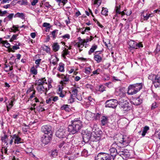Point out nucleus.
<instances>
[{
	"instance_id": "nucleus-1",
	"label": "nucleus",
	"mask_w": 160,
	"mask_h": 160,
	"mask_svg": "<svg viewBox=\"0 0 160 160\" xmlns=\"http://www.w3.org/2000/svg\"><path fill=\"white\" fill-rule=\"evenodd\" d=\"M42 131L44 133L42 137V141L45 144H47L51 138L52 134L51 127L49 125L44 126L42 128Z\"/></svg>"
},
{
	"instance_id": "nucleus-34",
	"label": "nucleus",
	"mask_w": 160,
	"mask_h": 160,
	"mask_svg": "<svg viewBox=\"0 0 160 160\" xmlns=\"http://www.w3.org/2000/svg\"><path fill=\"white\" fill-rule=\"evenodd\" d=\"M62 110H64L66 112H69L70 110L68 106V105H64L61 108Z\"/></svg>"
},
{
	"instance_id": "nucleus-25",
	"label": "nucleus",
	"mask_w": 160,
	"mask_h": 160,
	"mask_svg": "<svg viewBox=\"0 0 160 160\" xmlns=\"http://www.w3.org/2000/svg\"><path fill=\"white\" fill-rule=\"evenodd\" d=\"M14 18H19L22 19H25V16L24 14L23 13L17 12L14 15Z\"/></svg>"
},
{
	"instance_id": "nucleus-32",
	"label": "nucleus",
	"mask_w": 160,
	"mask_h": 160,
	"mask_svg": "<svg viewBox=\"0 0 160 160\" xmlns=\"http://www.w3.org/2000/svg\"><path fill=\"white\" fill-rule=\"evenodd\" d=\"M149 127L147 126H145L143 128V131L142 133V137H144L146 133H147V131L149 130Z\"/></svg>"
},
{
	"instance_id": "nucleus-37",
	"label": "nucleus",
	"mask_w": 160,
	"mask_h": 160,
	"mask_svg": "<svg viewBox=\"0 0 160 160\" xmlns=\"http://www.w3.org/2000/svg\"><path fill=\"white\" fill-rule=\"evenodd\" d=\"M1 43L4 45V46L7 48H9L10 46V44L8 43L6 40L2 41L1 42Z\"/></svg>"
},
{
	"instance_id": "nucleus-62",
	"label": "nucleus",
	"mask_w": 160,
	"mask_h": 160,
	"mask_svg": "<svg viewBox=\"0 0 160 160\" xmlns=\"http://www.w3.org/2000/svg\"><path fill=\"white\" fill-rule=\"evenodd\" d=\"M105 90L104 86H100L99 88V91L101 92H103Z\"/></svg>"
},
{
	"instance_id": "nucleus-26",
	"label": "nucleus",
	"mask_w": 160,
	"mask_h": 160,
	"mask_svg": "<svg viewBox=\"0 0 160 160\" xmlns=\"http://www.w3.org/2000/svg\"><path fill=\"white\" fill-rule=\"evenodd\" d=\"M58 70L61 72L64 71V64L62 63H60L58 64Z\"/></svg>"
},
{
	"instance_id": "nucleus-54",
	"label": "nucleus",
	"mask_w": 160,
	"mask_h": 160,
	"mask_svg": "<svg viewBox=\"0 0 160 160\" xmlns=\"http://www.w3.org/2000/svg\"><path fill=\"white\" fill-rule=\"evenodd\" d=\"M33 91H35L34 90H33V88H30L28 89L27 92V93L29 94L31 92H33Z\"/></svg>"
},
{
	"instance_id": "nucleus-50",
	"label": "nucleus",
	"mask_w": 160,
	"mask_h": 160,
	"mask_svg": "<svg viewBox=\"0 0 160 160\" xmlns=\"http://www.w3.org/2000/svg\"><path fill=\"white\" fill-rule=\"evenodd\" d=\"M101 2V0H95L94 1V4L97 5L98 6H99Z\"/></svg>"
},
{
	"instance_id": "nucleus-6",
	"label": "nucleus",
	"mask_w": 160,
	"mask_h": 160,
	"mask_svg": "<svg viewBox=\"0 0 160 160\" xmlns=\"http://www.w3.org/2000/svg\"><path fill=\"white\" fill-rule=\"evenodd\" d=\"M95 160H112L111 157L109 154L101 152L95 157Z\"/></svg>"
},
{
	"instance_id": "nucleus-20",
	"label": "nucleus",
	"mask_w": 160,
	"mask_h": 160,
	"mask_svg": "<svg viewBox=\"0 0 160 160\" xmlns=\"http://www.w3.org/2000/svg\"><path fill=\"white\" fill-rule=\"evenodd\" d=\"M136 91L138 92L142 88V83H137L132 84Z\"/></svg>"
},
{
	"instance_id": "nucleus-18",
	"label": "nucleus",
	"mask_w": 160,
	"mask_h": 160,
	"mask_svg": "<svg viewBox=\"0 0 160 160\" xmlns=\"http://www.w3.org/2000/svg\"><path fill=\"white\" fill-rule=\"evenodd\" d=\"M126 151L125 149L123 148L118 149V154L121 156L120 158H119L120 159H121L122 158H123L122 155L125 156L127 154V152Z\"/></svg>"
},
{
	"instance_id": "nucleus-36",
	"label": "nucleus",
	"mask_w": 160,
	"mask_h": 160,
	"mask_svg": "<svg viewBox=\"0 0 160 160\" xmlns=\"http://www.w3.org/2000/svg\"><path fill=\"white\" fill-rule=\"evenodd\" d=\"M30 72L31 73L34 75H36L37 74V68L33 66L31 68L30 70Z\"/></svg>"
},
{
	"instance_id": "nucleus-27",
	"label": "nucleus",
	"mask_w": 160,
	"mask_h": 160,
	"mask_svg": "<svg viewBox=\"0 0 160 160\" xmlns=\"http://www.w3.org/2000/svg\"><path fill=\"white\" fill-rule=\"evenodd\" d=\"M52 49L54 52L58 51L60 48L59 45L57 42L54 43L52 46Z\"/></svg>"
},
{
	"instance_id": "nucleus-52",
	"label": "nucleus",
	"mask_w": 160,
	"mask_h": 160,
	"mask_svg": "<svg viewBox=\"0 0 160 160\" xmlns=\"http://www.w3.org/2000/svg\"><path fill=\"white\" fill-rule=\"evenodd\" d=\"M51 155L53 157H55L58 155V152L56 150H54L52 152Z\"/></svg>"
},
{
	"instance_id": "nucleus-22",
	"label": "nucleus",
	"mask_w": 160,
	"mask_h": 160,
	"mask_svg": "<svg viewBox=\"0 0 160 160\" xmlns=\"http://www.w3.org/2000/svg\"><path fill=\"white\" fill-rule=\"evenodd\" d=\"M70 143L68 142H63L61 143L59 145L60 148H63L66 149L67 148L69 147L70 146Z\"/></svg>"
},
{
	"instance_id": "nucleus-47",
	"label": "nucleus",
	"mask_w": 160,
	"mask_h": 160,
	"mask_svg": "<svg viewBox=\"0 0 160 160\" xmlns=\"http://www.w3.org/2000/svg\"><path fill=\"white\" fill-rule=\"evenodd\" d=\"M18 35H13L11 38L10 41L11 42H13L14 40L17 39V37Z\"/></svg>"
},
{
	"instance_id": "nucleus-58",
	"label": "nucleus",
	"mask_w": 160,
	"mask_h": 160,
	"mask_svg": "<svg viewBox=\"0 0 160 160\" xmlns=\"http://www.w3.org/2000/svg\"><path fill=\"white\" fill-rule=\"evenodd\" d=\"M40 104L41 105L39 107V108H38L39 110L40 111H41V112L44 111L45 110V109L43 108H42V107H41V106L43 104V102H40Z\"/></svg>"
},
{
	"instance_id": "nucleus-19",
	"label": "nucleus",
	"mask_w": 160,
	"mask_h": 160,
	"mask_svg": "<svg viewBox=\"0 0 160 160\" xmlns=\"http://www.w3.org/2000/svg\"><path fill=\"white\" fill-rule=\"evenodd\" d=\"M59 59L55 56H52L51 59L50 63L55 65L57 64Z\"/></svg>"
},
{
	"instance_id": "nucleus-57",
	"label": "nucleus",
	"mask_w": 160,
	"mask_h": 160,
	"mask_svg": "<svg viewBox=\"0 0 160 160\" xmlns=\"http://www.w3.org/2000/svg\"><path fill=\"white\" fill-rule=\"evenodd\" d=\"M87 42H86V40L85 39H83V42H82V43H81V44L82 45V48H83V47L85 46V47H86V46L87 45Z\"/></svg>"
},
{
	"instance_id": "nucleus-11",
	"label": "nucleus",
	"mask_w": 160,
	"mask_h": 160,
	"mask_svg": "<svg viewBox=\"0 0 160 160\" xmlns=\"http://www.w3.org/2000/svg\"><path fill=\"white\" fill-rule=\"evenodd\" d=\"M102 57L103 55L98 51L96 52L94 54V59L98 63L102 61Z\"/></svg>"
},
{
	"instance_id": "nucleus-49",
	"label": "nucleus",
	"mask_w": 160,
	"mask_h": 160,
	"mask_svg": "<svg viewBox=\"0 0 160 160\" xmlns=\"http://www.w3.org/2000/svg\"><path fill=\"white\" fill-rule=\"evenodd\" d=\"M156 76L154 74H151L148 76V78L151 80H153L154 78H156Z\"/></svg>"
},
{
	"instance_id": "nucleus-43",
	"label": "nucleus",
	"mask_w": 160,
	"mask_h": 160,
	"mask_svg": "<svg viewBox=\"0 0 160 160\" xmlns=\"http://www.w3.org/2000/svg\"><path fill=\"white\" fill-rule=\"evenodd\" d=\"M85 88L88 89H89L90 90L92 91L93 90V87L92 85L91 84H86L85 86Z\"/></svg>"
},
{
	"instance_id": "nucleus-39",
	"label": "nucleus",
	"mask_w": 160,
	"mask_h": 160,
	"mask_svg": "<svg viewBox=\"0 0 160 160\" xmlns=\"http://www.w3.org/2000/svg\"><path fill=\"white\" fill-rule=\"evenodd\" d=\"M92 100L93 99L91 97H89L88 100V101L87 102V103L88 104L93 105L94 102H92Z\"/></svg>"
},
{
	"instance_id": "nucleus-21",
	"label": "nucleus",
	"mask_w": 160,
	"mask_h": 160,
	"mask_svg": "<svg viewBox=\"0 0 160 160\" xmlns=\"http://www.w3.org/2000/svg\"><path fill=\"white\" fill-rule=\"evenodd\" d=\"M133 103L135 105H138L140 104L142 102V100L139 98H135L133 101Z\"/></svg>"
},
{
	"instance_id": "nucleus-41",
	"label": "nucleus",
	"mask_w": 160,
	"mask_h": 160,
	"mask_svg": "<svg viewBox=\"0 0 160 160\" xmlns=\"http://www.w3.org/2000/svg\"><path fill=\"white\" fill-rule=\"evenodd\" d=\"M13 101L11 100L10 102L9 103V105H7V110L8 111H9V110L13 106Z\"/></svg>"
},
{
	"instance_id": "nucleus-55",
	"label": "nucleus",
	"mask_w": 160,
	"mask_h": 160,
	"mask_svg": "<svg viewBox=\"0 0 160 160\" xmlns=\"http://www.w3.org/2000/svg\"><path fill=\"white\" fill-rule=\"evenodd\" d=\"M62 38L63 39L67 38L69 39L70 38V35L69 34H67L62 36Z\"/></svg>"
},
{
	"instance_id": "nucleus-14",
	"label": "nucleus",
	"mask_w": 160,
	"mask_h": 160,
	"mask_svg": "<svg viewBox=\"0 0 160 160\" xmlns=\"http://www.w3.org/2000/svg\"><path fill=\"white\" fill-rule=\"evenodd\" d=\"M128 89L127 93L129 95H132L137 92L132 84L129 85L128 87Z\"/></svg>"
},
{
	"instance_id": "nucleus-24",
	"label": "nucleus",
	"mask_w": 160,
	"mask_h": 160,
	"mask_svg": "<svg viewBox=\"0 0 160 160\" xmlns=\"http://www.w3.org/2000/svg\"><path fill=\"white\" fill-rule=\"evenodd\" d=\"M1 139L2 142L6 144V145H7L8 143H9V140L8 138L7 135H5L3 136L2 137Z\"/></svg>"
},
{
	"instance_id": "nucleus-48",
	"label": "nucleus",
	"mask_w": 160,
	"mask_h": 160,
	"mask_svg": "<svg viewBox=\"0 0 160 160\" xmlns=\"http://www.w3.org/2000/svg\"><path fill=\"white\" fill-rule=\"evenodd\" d=\"M78 32H81L82 34H85V32H87L86 29L84 28L79 29Z\"/></svg>"
},
{
	"instance_id": "nucleus-45",
	"label": "nucleus",
	"mask_w": 160,
	"mask_h": 160,
	"mask_svg": "<svg viewBox=\"0 0 160 160\" xmlns=\"http://www.w3.org/2000/svg\"><path fill=\"white\" fill-rule=\"evenodd\" d=\"M101 116L100 114L99 113H97L96 114L94 113V116L93 118L95 119V120H98L99 119Z\"/></svg>"
},
{
	"instance_id": "nucleus-15",
	"label": "nucleus",
	"mask_w": 160,
	"mask_h": 160,
	"mask_svg": "<svg viewBox=\"0 0 160 160\" xmlns=\"http://www.w3.org/2000/svg\"><path fill=\"white\" fill-rule=\"evenodd\" d=\"M82 133L83 135V138H87L88 140L90 139L92 133L90 131L86 130L85 132H83Z\"/></svg>"
},
{
	"instance_id": "nucleus-23",
	"label": "nucleus",
	"mask_w": 160,
	"mask_h": 160,
	"mask_svg": "<svg viewBox=\"0 0 160 160\" xmlns=\"http://www.w3.org/2000/svg\"><path fill=\"white\" fill-rule=\"evenodd\" d=\"M101 122L102 126H104L108 122V118L107 117L103 116L101 118Z\"/></svg>"
},
{
	"instance_id": "nucleus-60",
	"label": "nucleus",
	"mask_w": 160,
	"mask_h": 160,
	"mask_svg": "<svg viewBox=\"0 0 160 160\" xmlns=\"http://www.w3.org/2000/svg\"><path fill=\"white\" fill-rule=\"evenodd\" d=\"M8 76L9 77L11 78H12L15 76V75L12 72H10L8 73Z\"/></svg>"
},
{
	"instance_id": "nucleus-12",
	"label": "nucleus",
	"mask_w": 160,
	"mask_h": 160,
	"mask_svg": "<svg viewBox=\"0 0 160 160\" xmlns=\"http://www.w3.org/2000/svg\"><path fill=\"white\" fill-rule=\"evenodd\" d=\"M130 47L132 48H141L143 47L141 43H138L133 40H130L128 42Z\"/></svg>"
},
{
	"instance_id": "nucleus-44",
	"label": "nucleus",
	"mask_w": 160,
	"mask_h": 160,
	"mask_svg": "<svg viewBox=\"0 0 160 160\" xmlns=\"http://www.w3.org/2000/svg\"><path fill=\"white\" fill-rule=\"evenodd\" d=\"M160 51V45L158 44L156 48L154 51V52L155 54L158 53Z\"/></svg>"
},
{
	"instance_id": "nucleus-64",
	"label": "nucleus",
	"mask_w": 160,
	"mask_h": 160,
	"mask_svg": "<svg viewBox=\"0 0 160 160\" xmlns=\"http://www.w3.org/2000/svg\"><path fill=\"white\" fill-rule=\"evenodd\" d=\"M93 38L92 36H90V37L87 38L86 39H85L86 42H89L91 41L92 40Z\"/></svg>"
},
{
	"instance_id": "nucleus-59",
	"label": "nucleus",
	"mask_w": 160,
	"mask_h": 160,
	"mask_svg": "<svg viewBox=\"0 0 160 160\" xmlns=\"http://www.w3.org/2000/svg\"><path fill=\"white\" fill-rule=\"evenodd\" d=\"M41 61V59H38L36 60V61H35V63L37 65L36 66V68H37L39 66L40 62Z\"/></svg>"
},
{
	"instance_id": "nucleus-63",
	"label": "nucleus",
	"mask_w": 160,
	"mask_h": 160,
	"mask_svg": "<svg viewBox=\"0 0 160 160\" xmlns=\"http://www.w3.org/2000/svg\"><path fill=\"white\" fill-rule=\"evenodd\" d=\"M7 148L5 147L2 148L1 149V152L2 153H4L5 154H6L7 152Z\"/></svg>"
},
{
	"instance_id": "nucleus-13",
	"label": "nucleus",
	"mask_w": 160,
	"mask_h": 160,
	"mask_svg": "<svg viewBox=\"0 0 160 160\" xmlns=\"http://www.w3.org/2000/svg\"><path fill=\"white\" fill-rule=\"evenodd\" d=\"M37 89L38 92L40 93H44L45 95H47V87L45 86L40 85H37Z\"/></svg>"
},
{
	"instance_id": "nucleus-61",
	"label": "nucleus",
	"mask_w": 160,
	"mask_h": 160,
	"mask_svg": "<svg viewBox=\"0 0 160 160\" xmlns=\"http://www.w3.org/2000/svg\"><path fill=\"white\" fill-rule=\"evenodd\" d=\"M52 98L50 97L48 98V99H47L46 100V103L48 104H50L51 103V101L52 100Z\"/></svg>"
},
{
	"instance_id": "nucleus-30",
	"label": "nucleus",
	"mask_w": 160,
	"mask_h": 160,
	"mask_svg": "<svg viewBox=\"0 0 160 160\" xmlns=\"http://www.w3.org/2000/svg\"><path fill=\"white\" fill-rule=\"evenodd\" d=\"M69 52L68 51V49L65 48L62 52V55L64 59H66V56L67 55L69 54Z\"/></svg>"
},
{
	"instance_id": "nucleus-46",
	"label": "nucleus",
	"mask_w": 160,
	"mask_h": 160,
	"mask_svg": "<svg viewBox=\"0 0 160 160\" xmlns=\"http://www.w3.org/2000/svg\"><path fill=\"white\" fill-rule=\"evenodd\" d=\"M115 11L116 13V14H120L121 12L120 11V6H116L115 7Z\"/></svg>"
},
{
	"instance_id": "nucleus-51",
	"label": "nucleus",
	"mask_w": 160,
	"mask_h": 160,
	"mask_svg": "<svg viewBox=\"0 0 160 160\" xmlns=\"http://www.w3.org/2000/svg\"><path fill=\"white\" fill-rule=\"evenodd\" d=\"M14 13H11L7 16V18H8L9 20H12L13 17H14Z\"/></svg>"
},
{
	"instance_id": "nucleus-5",
	"label": "nucleus",
	"mask_w": 160,
	"mask_h": 160,
	"mask_svg": "<svg viewBox=\"0 0 160 160\" xmlns=\"http://www.w3.org/2000/svg\"><path fill=\"white\" fill-rule=\"evenodd\" d=\"M118 145L117 144L115 143H113L112 145L111 148L109 149L110 154H109L111 157V159H114L115 157L118 154V150L116 148H117Z\"/></svg>"
},
{
	"instance_id": "nucleus-38",
	"label": "nucleus",
	"mask_w": 160,
	"mask_h": 160,
	"mask_svg": "<svg viewBox=\"0 0 160 160\" xmlns=\"http://www.w3.org/2000/svg\"><path fill=\"white\" fill-rule=\"evenodd\" d=\"M58 30H54L51 32V34L52 36L53 39H55L57 35L56 33H58Z\"/></svg>"
},
{
	"instance_id": "nucleus-29",
	"label": "nucleus",
	"mask_w": 160,
	"mask_h": 160,
	"mask_svg": "<svg viewBox=\"0 0 160 160\" xmlns=\"http://www.w3.org/2000/svg\"><path fill=\"white\" fill-rule=\"evenodd\" d=\"M142 15L143 17V19L144 20H147L149 17H153L152 14L150 13H144L143 14H142Z\"/></svg>"
},
{
	"instance_id": "nucleus-9",
	"label": "nucleus",
	"mask_w": 160,
	"mask_h": 160,
	"mask_svg": "<svg viewBox=\"0 0 160 160\" xmlns=\"http://www.w3.org/2000/svg\"><path fill=\"white\" fill-rule=\"evenodd\" d=\"M119 105L121 109L125 112L128 111L131 109V107L129 106V104L126 101L121 102L119 104Z\"/></svg>"
},
{
	"instance_id": "nucleus-8",
	"label": "nucleus",
	"mask_w": 160,
	"mask_h": 160,
	"mask_svg": "<svg viewBox=\"0 0 160 160\" xmlns=\"http://www.w3.org/2000/svg\"><path fill=\"white\" fill-rule=\"evenodd\" d=\"M117 105V101L115 99H110L107 101L106 102V107L115 108Z\"/></svg>"
},
{
	"instance_id": "nucleus-31",
	"label": "nucleus",
	"mask_w": 160,
	"mask_h": 160,
	"mask_svg": "<svg viewBox=\"0 0 160 160\" xmlns=\"http://www.w3.org/2000/svg\"><path fill=\"white\" fill-rule=\"evenodd\" d=\"M98 47L97 45H94L92 46V47L90 49V50L88 51V54L91 55L92 53Z\"/></svg>"
},
{
	"instance_id": "nucleus-53",
	"label": "nucleus",
	"mask_w": 160,
	"mask_h": 160,
	"mask_svg": "<svg viewBox=\"0 0 160 160\" xmlns=\"http://www.w3.org/2000/svg\"><path fill=\"white\" fill-rule=\"evenodd\" d=\"M76 46H77L78 48H79L80 51L82 50L81 49L82 47V45L81 43H79V42H77L75 44Z\"/></svg>"
},
{
	"instance_id": "nucleus-4",
	"label": "nucleus",
	"mask_w": 160,
	"mask_h": 160,
	"mask_svg": "<svg viewBox=\"0 0 160 160\" xmlns=\"http://www.w3.org/2000/svg\"><path fill=\"white\" fill-rule=\"evenodd\" d=\"M119 138L118 139V142L124 146V147L127 146L130 142V140L128 137L125 135L123 136L121 134L118 135Z\"/></svg>"
},
{
	"instance_id": "nucleus-7",
	"label": "nucleus",
	"mask_w": 160,
	"mask_h": 160,
	"mask_svg": "<svg viewBox=\"0 0 160 160\" xmlns=\"http://www.w3.org/2000/svg\"><path fill=\"white\" fill-rule=\"evenodd\" d=\"M23 140L21 138L16 135H13L12 137L11 136L9 139V144L11 145L13 142L15 144H19L23 142Z\"/></svg>"
},
{
	"instance_id": "nucleus-2",
	"label": "nucleus",
	"mask_w": 160,
	"mask_h": 160,
	"mask_svg": "<svg viewBox=\"0 0 160 160\" xmlns=\"http://www.w3.org/2000/svg\"><path fill=\"white\" fill-rule=\"evenodd\" d=\"M82 127V122L78 119L72 121V125H69L68 130L71 133L74 134L78 132Z\"/></svg>"
},
{
	"instance_id": "nucleus-40",
	"label": "nucleus",
	"mask_w": 160,
	"mask_h": 160,
	"mask_svg": "<svg viewBox=\"0 0 160 160\" xmlns=\"http://www.w3.org/2000/svg\"><path fill=\"white\" fill-rule=\"evenodd\" d=\"M158 104L156 102H154L152 103V104L151 109L152 110H153L155 109L156 108H157L158 107Z\"/></svg>"
},
{
	"instance_id": "nucleus-35",
	"label": "nucleus",
	"mask_w": 160,
	"mask_h": 160,
	"mask_svg": "<svg viewBox=\"0 0 160 160\" xmlns=\"http://www.w3.org/2000/svg\"><path fill=\"white\" fill-rule=\"evenodd\" d=\"M108 10L107 8L103 7L102 8V10L101 11V13L103 15L106 16L108 15Z\"/></svg>"
},
{
	"instance_id": "nucleus-33",
	"label": "nucleus",
	"mask_w": 160,
	"mask_h": 160,
	"mask_svg": "<svg viewBox=\"0 0 160 160\" xmlns=\"http://www.w3.org/2000/svg\"><path fill=\"white\" fill-rule=\"evenodd\" d=\"M69 81L68 77L67 76H65L64 78L62 81L60 82V84L62 85H65L66 84V82H68Z\"/></svg>"
},
{
	"instance_id": "nucleus-10",
	"label": "nucleus",
	"mask_w": 160,
	"mask_h": 160,
	"mask_svg": "<svg viewBox=\"0 0 160 160\" xmlns=\"http://www.w3.org/2000/svg\"><path fill=\"white\" fill-rule=\"evenodd\" d=\"M57 137L59 138H64L66 137L67 134L65 130L62 128H59L56 133Z\"/></svg>"
},
{
	"instance_id": "nucleus-16",
	"label": "nucleus",
	"mask_w": 160,
	"mask_h": 160,
	"mask_svg": "<svg viewBox=\"0 0 160 160\" xmlns=\"http://www.w3.org/2000/svg\"><path fill=\"white\" fill-rule=\"evenodd\" d=\"M153 83L155 87H160V75L156 76Z\"/></svg>"
},
{
	"instance_id": "nucleus-17",
	"label": "nucleus",
	"mask_w": 160,
	"mask_h": 160,
	"mask_svg": "<svg viewBox=\"0 0 160 160\" xmlns=\"http://www.w3.org/2000/svg\"><path fill=\"white\" fill-rule=\"evenodd\" d=\"M94 113H92L89 111H87L86 113V118L88 120H90L93 119Z\"/></svg>"
},
{
	"instance_id": "nucleus-3",
	"label": "nucleus",
	"mask_w": 160,
	"mask_h": 160,
	"mask_svg": "<svg viewBox=\"0 0 160 160\" xmlns=\"http://www.w3.org/2000/svg\"><path fill=\"white\" fill-rule=\"evenodd\" d=\"M79 89L80 88L78 87L72 89V94L71 95V98L68 100L71 103L74 102L75 97H76L78 100L81 101L82 100V98L81 96L77 95Z\"/></svg>"
},
{
	"instance_id": "nucleus-56",
	"label": "nucleus",
	"mask_w": 160,
	"mask_h": 160,
	"mask_svg": "<svg viewBox=\"0 0 160 160\" xmlns=\"http://www.w3.org/2000/svg\"><path fill=\"white\" fill-rule=\"evenodd\" d=\"M11 30L13 32H15L17 31H18V27L13 26L12 27V28L11 29Z\"/></svg>"
},
{
	"instance_id": "nucleus-42",
	"label": "nucleus",
	"mask_w": 160,
	"mask_h": 160,
	"mask_svg": "<svg viewBox=\"0 0 160 160\" xmlns=\"http://www.w3.org/2000/svg\"><path fill=\"white\" fill-rule=\"evenodd\" d=\"M92 70L91 67H87L85 69V73L87 74H89L91 72Z\"/></svg>"
},
{
	"instance_id": "nucleus-28",
	"label": "nucleus",
	"mask_w": 160,
	"mask_h": 160,
	"mask_svg": "<svg viewBox=\"0 0 160 160\" xmlns=\"http://www.w3.org/2000/svg\"><path fill=\"white\" fill-rule=\"evenodd\" d=\"M46 82V80L45 78L39 79L37 82V85H43V84L44 83L47 84V83Z\"/></svg>"
}]
</instances>
